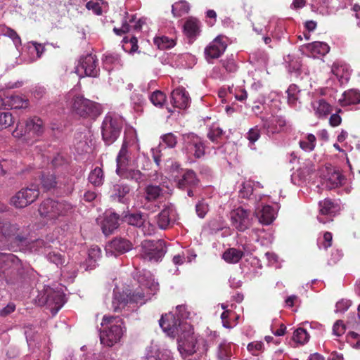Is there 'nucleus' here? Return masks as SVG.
<instances>
[{
    "label": "nucleus",
    "mask_w": 360,
    "mask_h": 360,
    "mask_svg": "<svg viewBox=\"0 0 360 360\" xmlns=\"http://www.w3.org/2000/svg\"><path fill=\"white\" fill-rule=\"evenodd\" d=\"M139 150L136 131L130 128L124 131L123 143L117 156L116 173L127 179L140 183L144 180L143 174L139 169V162L148 163L144 156H136L134 151Z\"/></svg>",
    "instance_id": "1"
},
{
    "label": "nucleus",
    "mask_w": 360,
    "mask_h": 360,
    "mask_svg": "<svg viewBox=\"0 0 360 360\" xmlns=\"http://www.w3.org/2000/svg\"><path fill=\"white\" fill-rule=\"evenodd\" d=\"M101 325L103 328L100 333L101 342L111 347L119 342L123 335V321L118 316H104Z\"/></svg>",
    "instance_id": "2"
},
{
    "label": "nucleus",
    "mask_w": 360,
    "mask_h": 360,
    "mask_svg": "<svg viewBox=\"0 0 360 360\" xmlns=\"http://www.w3.org/2000/svg\"><path fill=\"white\" fill-rule=\"evenodd\" d=\"M139 288L131 295H129L130 302L143 304L158 290V283L152 278L149 271L139 273L137 277Z\"/></svg>",
    "instance_id": "3"
},
{
    "label": "nucleus",
    "mask_w": 360,
    "mask_h": 360,
    "mask_svg": "<svg viewBox=\"0 0 360 360\" xmlns=\"http://www.w3.org/2000/svg\"><path fill=\"white\" fill-rule=\"evenodd\" d=\"M143 215L140 213L128 214L123 212L121 214L112 209L106 210L102 215L96 218L98 225H143Z\"/></svg>",
    "instance_id": "4"
},
{
    "label": "nucleus",
    "mask_w": 360,
    "mask_h": 360,
    "mask_svg": "<svg viewBox=\"0 0 360 360\" xmlns=\"http://www.w3.org/2000/svg\"><path fill=\"white\" fill-rule=\"evenodd\" d=\"M71 209V205L65 201H58L48 198L41 203L38 212L41 219L49 222L65 214Z\"/></svg>",
    "instance_id": "5"
},
{
    "label": "nucleus",
    "mask_w": 360,
    "mask_h": 360,
    "mask_svg": "<svg viewBox=\"0 0 360 360\" xmlns=\"http://www.w3.org/2000/svg\"><path fill=\"white\" fill-rule=\"evenodd\" d=\"M44 132V126L43 121L37 117H33L27 119L25 122V129L20 128L17 124L16 128L12 134L15 138H23L24 140L30 143V139H32V143L38 140Z\"/></svg>",
    "instance_id": "6"
},
{
    "label": "nucleus",
    "mask_w": 360,
    "mask_h": 360,
    "mask_svg": "<svg viewBox=\"0 0 360 360\" xmlns=\"http://www.w3.org/2000/svg\"><path fill=\"white\" fill-rule=\"evenodd\" d=\"M123 123V119L117 115L108 113L105 115L101 126V134L107 145H110L117 140Z\"/></svg>",
    "instance_id": "7"
},
{
    "label": "nucleus",
    "mask_w": 360,
    "mask_h": 360,
    "mask_svg": "<svg viewBox=\"0 0 360 360\" xmlns=\"http://www.w3.org/2000/svg\"><path fill=\"white\" fill-rule=\"evenodd\" d=\"M167 252L166 243L162 240H144L141 244L140 256L144 260L158 262Z\"/></svg>",
    "instance_id": "8"
},
{
    "label": "nucleus",
    "mask_w": 360,
    "mask_h": 360,
    "mask_svg": "<svg viewBox=\"0 0 360 360\" xmlns=\"http://www.w3.org/2000/svg\"><path fill=\"white\" fill-rule=\"evenodd\" d=\"M71 105L77 114L84 117H89L95 119L102 112V108L100 104L84 98L79 95L72 98Z\"/></svg>",
    "instance_id": "9"
},
{
    "label": "nucleus",
    "mask_w": 360,
    "mask_h": 360,
    "mask_svg": "<svg viewBox=\"0 0 360 360\" xmlns=\"http://www.w3.org/2000/svg\"><path fill=\"white\" fill-rule=\"evenodd\" d=\"M269 198L265 195H259L256 197V207L255 214V222L258 221L262 225H270L274 222L277 217L279 209L278 205L274 207L269 205H264L262 202L264 198Z\"/></svg>",
    "instance_id": "10"
},
{
    "label": "nucleus",
    "mask_w": 360,
    "mask_h": 360,
    "mask_svg": "<svg viewBox=\"0 0 360 360\" xmlns=\"http://www.w3.org/2000/svg\"><path fill=\"white\" fill-rule=\"evenodd\" d=\"M39 194V186L36 184H31L17 192L10 199V203L16 208H23L34 202Z\"/></svg>",
    "instance_id": "11"
},
{
    "label": "nucleus",
    "mask_w": 360,
    "mask_h": 360,
    "mask_svg": "<svg viewBox=\"0 0 360 360\" xmlns=\"http://www.w3.org/2000/svg\"><path fill=\"white\" fill-rule=\"evenodd\" d=\"M39 194V186L36 184H31L17 192L10 199V203L16 208H23L34 202Z\"/></svg>",
    "instance_id": "12"
},
{
    "label": "nucleus",
    "mask_w": 360,
    "mask_h": 360,
    "mask_svg": "<svg viewBox=\"0 0 360 360\" xmlns=\"http://www.w3.org/2000/svg\"><path fill=\"white\" fill-rule=\"evenodd\" d=\"M159 324L162 330L171 337L179 335L185 330L191 328L189 324L182 321L172 313L162 315L159 321Z\"/></svg>",
    "instance_id": "13"
},
{
    "label": "nucleus",
    "mask_w": 360,
    "mask_h": 360,
    "mask_svg": "<svg viewBox=\"0 0 360 360\" xmlns=\"http://www.w3.org/2000/svg\"><path fill=\"white\" fill-rule=\"evenodd\" d=\"M75 72L79 77H97L99 72L97 58L92 54L82 56L75 67Z\"/></svg>",
    "instance_id": "14"
},
{
    "label": "nucleus",
    "mask_w": 360,
    "mask_h": 360,
    "mask_svg": "<svg viewBox=\"0 0 360 360\" xmlns=\"http://www.w3.org/2000/svg\"><path fill=\"white\" fill-rule=\"evenodd\" d=\"M39 302L51 307V313L55 315L65 304V295L60 291H55L51 288L47 287L40 298Z\"/></svg>",
    "instance_id": "15"
},
{
    "label": "nucleus",
    "mask_w": 360,
    "mask_h": 360,
    "mask_svg": "<svg viewBox=\"0 0 360 360\" xmlns=\"http://www.w3.org/2000/svg\"><path fill=\"white\" fill-rule=\"evenodd\" d=\"M184 150L189 155L200 158L205 154V147L201 139L191 133L183 136Z\"/></svg>",
    "instance_id": "16"
},
{
    "label": "nucleus",
    "mask_w": 360,
    "mask_h": 360,
    "mask_svg": "<svg viewBox=\"0 0 360 360\" xmlns=\"http://www.w3.org/2000/svg\"><path fill=\"white\" fill-rule=\"evenodd\" d=\"M21 269L20 260L13 254L0 253V275L5 277L18 274Z\"/></svg>",
    "instance_id": "17"
},
{
    "label": "nucleus",
    "mask_w": 360,
    "mask_h": 360,
    "mask_svg": "<svg viewBox=\"0 0 360 360\" xmlns=\"http://www.w3.org/2000/svg\"><path fill=\"white\" fill-rule=\"evenodd\" d=\"M136 306L130 302L129 295L122 292H114L112 308L115 312H120L123 316H128L129 312L136 310Z\"/></svg>",
    "instance_id": "18"
},
{
    "label": "nucleus",
    "mask_w": 360,
    "mask_h": 360,
    "mask_svg": "<svg viewBox=\"0 0 360 360\" xmlns=\"http://www.w3.org/2000/svg\"><path fill=\"white\" fill-rule=\"evenodd\" d=\"M132 243L125 238H115L109 242L105 246L106 255L116 257L118 255L124 254L132 249Z\"/></svg>",
    "instance_id": "19"
},
{
    "label": "nucleus",
    "mask_w": 360,
    "mask_h": 360,
    "mask_svg": "<svg viewBox=\"0 0 360 360\" xmlns=\"http://www.w3.org/2000/svg\"><path fill=\"white\" fill-rule=\"evenodd\" d=\"M226 46V38L223 36L217 37L205 49L206 59L210 60L218 58L225 51Z\"/></svg>",
    "instance_id": "20"
},
{
    "label": "nucleus",
    "mask_w": 360,
    "mask_h": 360,
    "mask_svg": "<svg viewBox=\"0 0 360 360\" xmlns=\"http://www.w3.org/2000/svg\"><path fill=\"white\" fill-rule=\"evenodd\" d=\"M177 143V138L172 133H167L161 136V142L155 148H152L151 152L155 164L159 166L161 162L162 150L163 148H173Z\"/></svg>",
    "instance_id": "21"
},
{
    "label": "nucleus",
    "mask_w": 360,
    "mask_h": 360,
    "mask_svg": "<svg viewBox=\"0 0 360 360\" xmlns=\"http://www.w3.org/2000/svg\"><path fill=\"white\" fill-rule=\"evenodd\" d=\"M231 221L234 225H249L255 223V214L250 210L239 207L229 214Z\"/></svg>",
    "instance_id": "22"
},
{
    "label": "nucleus",
    "mask_w": 360,
    "mask_h": 360,
    "mask_svg": "<svg viewBox=\"0 0 360 360\" xmlns=\"http://www.w3.org/2000/svg\"><path fill=\"white\" fill-rule=\"evenodd\" d=\"M172 103L173 105L179 109H185L190 105L191 98L183 87H178L174 89L171 94Z\"/></svg>",
    "instance_id": "23"
},
{
    "label": "nucleus",
    "mask_w": 360,
    "mask_h": 360,
    "mask_svg": "<svg viewBox=\"0 0 360 360\" xmlns=\"http://www.w3.org/2000/svg\"><path fill=\"white\" fill-rule=\"evenodd\" d=\"M303 52L309 57L317 58L319 56H324L330 50L329 46L324 42L314 41L302 47Z\"/></svg>",
    "instance_id": "24"
},
{
    "label": "nucleus",
    "mask_w": 360,
    "mask_h": 360,
    "mask_svg": "<svg viewBox=\"0 0 360 360\" xmlns=\"http://www.w3.org/2000/svg\"><path fill=\"white\" fill-rule=\"evenodd\" d=\"M332 74L341 84L347 83L350 77L351 70L347 64L342 61H335L331 68Z\"/></svg>",
    "instance_id": "25"
},
{
    "label": "nucleus",
    "mask_w": 360,
    "mask_h": 360,
    "mask_svg": "<svg viewBox=\"0 0 360 360\" xmlns=\"http://www.w3.org/2000/svg\"><path fill=\"white\" fill-rule=\"evenodd\" d=\"M265 31L270 34L274 41H279L285 38V29L283 20L270 21L265 25Z\"/></svg>",
    "instance_id": "26"
},
{
    "label": "nucleus",
    "mask_w": 360,
    "mask_h": 360,
    "mask_svg": "<svg viewBox=\"0 0 360 360\" xmlns=\"http://www.w3.org/2000/svg\"><path fill=\"white\" fill-rule=\"evenodd\" d=\"M200 22L195 18L189 17L184 22V32L190 39H195L200 33Z\"/></svg>",
    "instance_id": "27"
},
{
    "label": "nucleus",
    "mask_w": 360,
    "mask_h": 360,
    "mask_svg": "<svg viewBox=\"0 0 360 360\" xmlns=\"http://www.w3.org/2000/svg\"><path fill=\"white\" fill-rule=\"evenodd\" d=\"M263 127L266 130L268 135L278 133L285 126V121L279 117L262 118Z\"/></svg>",
    "instance_id": "28"
},
{
    "label": "nucleus",
    "mask_w": 360,
    "mask_h": 360,
    "mask_svg": "<svg viewBox=\"0 0 360 360\" xmlns=\"http://www.w3.org/2000/svg\"><path fill=\"white\" fill-rule=\"evenodd\" d=\"M345 181V177L339 170L334 168H328L324 184L328 189L335 188L341 186Z\"/></svg>",
    "instance_id": "29"
},
{
    "label": "nucleus",
    "mask_w": 360,
    "mask_h": 360,
    "mask_svg": "<svg viewBox=\"0 0 360 360\" xmlns=\"http://www.w3.org/2000/svg\"><path fill=\"white\" fill-rule=\"evenodd\" d=\"M311 108L315 115L319 117H325L331 112V106L324 99H316L311 103Z\"/></svg>",
    "instance_id": "30"
},
{
    "label": "nucleus",
    "mask_w": 360,
    "mask_h": 360,
    "mask_svg": "<svg viewBox=\"0 0 360 360\" xmlns=\"http://www.w3.org/2000/svg\"><path fill=\"white\" fill-rule=\"evenodd\" d=\"M6 107L11 108L21 109L29 106V100L25 96L20 95H11L6 97Z\"/></svg>",
    "instance_id": "31"
},
{
    "label": "nucleus",
    "mask_w": 360,
    "mask_h": 360,
    "mask_svg": "<svg viewBox=\"0 0 360 360\" xmlns=\"http://www.w3.org/2000/svg\"><path fill=\"white\" fill-rule=\"evenodd\" d=\"M342 106L354 105L360 103V91L356 89H349L345 91L339 99Z\"/></svg>",
    "instance_id": "32"
},
{
    "label": "nucleus",
    "mask_w": 360,
    "mask_h": 360,
    "mask_svg": "<svg viewBox=\"0 0 360 360\" xmlns=\"http://www.w3.org/2000/svg\"><path fill=\"white\" fill-rule=\"evenodd\" d=\"M315 171V169L311 162H307L304 165L297 170L292 174V179L298 178L301 182H306L309 180L311 175Z\"/></svg>",
    "instance_id": "33"
},
{
    "label": "nucleus",
    "mask_w": 360,
    "mask_h": 360,
    "mask_svg": "<svg viewBox=\"0 0 360 360\" xmlns=\"http://www.w3.org/2000/svg\"><path fill=\"white\" fill-rule=\"evenodd\" d=\"M145 200L147 202L145 203L143 207L150 210V205L148 203L157 200L162 194V191L159 186L148 185L145 188Z\"/></svg>",
    "instance_id": "34"
},
{
    "label": "nucleus",
    "mask_w": 360,
    "mask_h": 360,
    "mask_svg": "<svg viewBox=\"0 0 360 360\" xmlns=\"http://www.w3.org/2000/svg\"><path fill=\"white\" fill-rule=\"evenodd\" d=\"M27 51L29 53L28 61L30 63L34 62L41 58L44 52V47L41 44L36 41H30L27 44Z\"/></svg>",
    "instance_id": "35"
},
{
    "label": "nucleus",
    "mask_w": 360,
    "mask_h": 360,
    "mask_svg": "<svg viewBox=\"0 0 360 360\" xmlns=\"http://www.w3.org/2000/svg\"><path fill=\"white\" fill-rule=\"evenodd\" d=\"M86 7L96 15H101L108 11V3L105 0H91L86 3Z\"/></svg>",
    "instance_id": "36"
},
{
    "label": "nucleus",
    "mask_w": 360,
    "mask_h": 360,
    "mask_svg": "<svg viewBox=\"0 0 360 360\" xmlns=\"http://www.w3.org/2000/svg\"><path fill=\"white\" fill-rule=\"evenodd\" d=\"M21 164V160L2 159L0 160V174L4 175L9 171L19 173L20 170L18 169L20 168Z\"/></svg>",
    "instance_id": "37"
},
{
    "label": "nucleus",
    "mask_w": 360,
    "mask_h": 360,
    "mask_svg": "<svg viewBox=\"0 0 360 360\" xmlns=\"http://www.w3.org/2000/svg\"><path fill=\"white\" fill-rule=\"evenodd\" d=\"M103 68L110 72L115 68H118L121 65L120 56L116 53H108L103 58Z\"/></svg>",
    "instance_id": "38"
},
{
    "label": "nucleus",
    "mask_w": 360,
    "mask_h": 360,
    "mask_svg": "<svg viewBox=\"0 0 360 360\" xmlns=\"http://www.w3.org/2000/svg\"><path fill=\"white\" fill-rule=\"evenodd\" d=\"M196 344L197 340L195 338L193 335L188 336L181 345H179V350L181 354L184 353L186 355H191L197 350Z\"/></svg>",
    "instance_id": "39"
},
{
    "label": "nucleus",
    "mask_w": 360,
    "mask_h": 360,
    "mask_svg": "<svg viewBox=\"0 0 360 360\" xmlns=\"http://www.w3.org/2000/svg\"><path fill=\"white\" fill-rule=\"evenodd\" d=\"M130 188L127 184H117L112 188L111 198L119 202H122L124 198L129 193Z\"/></svg>",
    "instance_id": "40"
},
{
    "label": "nucleus",
    "mask_w": 360,
    "mask_h": 360,
    "mask_svg": "<svg viewBox=\"0 0 360 360\" xmlns=\"http://www.w3.org/2000/svg\"><path fill=\"white\" fill-rule=\"evenodd\" d=\"M244 253L243 251L236 248H229L222 255V258L230 264L238 263L243 257Z\"/></svg>",
    "instance_id": "41"
},
{
    "label": "nucleus",
    "mask_w": 360,
    "mask_h": 360,
    "mask_svg": "<svg viewBox=\"0 0 360 360\" xmlns=\"http://www.w3.org/2000/svg\"><path fill=\"white\" fill-rule=\"evenodd\" d=\"M198 181L195 173L192 170H187L179 179L177 184L179 188H181L186 186H195L198 184Z\"/></svg>",
    "instance_id": "42"
},
{
    "label": "nucleus",
    "mask_w": 360,
    "mask_h": 360,
    "mask_svg": "<svg viewBox=\"0 0 360 360\" xmlns=\"http://www.w3.org/2000/svg\"><path fill=\"white\" fill-rule=\"evenodd\" d=\"M175 212L171 207L164 209L159 214L158 225H173Z\"/></svg>",
    "instance_id": "43"
},
{
    "label": "nucleus",
    "mask_w": 360,
    "mask_h": 360,
    "mask_svg": "<svg viewBox=\"0 0 360 360\" xmlns=\"http://www.w3.org/2000/svg\"><path fill=\"white\" fill-rule=\"evenodd\" d=\"M219 360H229L231 356V345L226 340L219 343L217 352Z\"/></svg>",
    "instance_id": "44"
},
{
    "label": "nucleus",
    "mask_w": 360,
    "mask_h": 360,
    "mask_svg": "<svg viewBox=\"0 0 360 360\" xmlns=\"http://www.w3.org/2000/svg\"><path fill=\"white\" fill-rule=\"evenodd\" d=\"M190 10L189 4L186 1H179L174 3L172 6V12L175 17H180L188 13Z\"/></svg>",
    "instance_id": "45"
},
{
    "label": "nucleus",
    "mask_w": 360,
    "mask_h": 360,
    "mask_svg": "<svg viewBox=\"0 0 360 360\" xmlns=\"http://www.w3.org/2000/svg\"><path fill=\"white\" fill-rule=\"evenodd\" d=\"M89 181L95 186H99L103 184L104 181V174L101 168L96 167L93 169L88 177Z\"/></svg>",
    "instance_id": "46"
},
{
    "label": "nucleus",
    "mask_w": 360,
    "mask_h": 360,
    "mask_svg": "<svg viewBox=\"0 0 360 360\" xmlns=\"http://www.w3.org/2000/svg\"><path fill=\"white\" fill-rule=\"evenodd\" d=\"M316 141L315 136L312 134H309L300 141L299 144L302 150L306 152H310L314 149Z\"/></svg>",
    "instance_id": "47"
},
{
    "label": "nucleus",
    "mask_w": 360,
    "mask_h": 360,
    "mask_svg": "<svg viewBox=\"0 0 360 360\" xmlns=\"http://www.w3.org/2000/svg\"><path fill=\"white\" fill-rule=\"evenodd\" d=\"M154 44L160 49H170L175 45L174 39L166 36H160L154 38Z\"/></svg>",
    "instance_id": "48"
},
{
    "label": "nucleus",
    "mask_w": 360,
    "mask_h": 360,
    "mask_svg": "<svg viewBox=\"0 0 360 360\" xmlns=\"http://www.w3.org/2000/svg\"><path fill=\"white\" fill-rule=\"evenodd\" d=\"M125 16L122 20V26L120 28L115 27L113 29L115 33L117 35H121L124 33L129 32L131 30H134V23H130L129 22V19L131 14H129L128 13H125Z\"/></svg>",
    "instance_id": "49"
},
{
    "label": "nucleus",
    "mask_w": 360,
    "mask_h": 360,
    "mask_svg": "<svg viewBox=\"0 0 360 360\" xmlns=\"http://www.w3.org/2000/svg\"><path fill=\"white\" fill-rule=\"evenodd\" d=\"M41 183L43 188L46 191L54 188L57 185L56 177L53 174H43L41 179Z\"/></svg>",
    "instance_id": "50"
},
{
    "label": "nucleus",
    "mask_w": 360,
    "mask_h": 360,
    "mask_svg": "<svg viewBox=\"0 0 360 360\" xmlns=\"http://www.w3.org/2000/svg\"><path fill=\"white\" fill-rule=\"evenodd\" d=\"M309 339V335L307 330L302 328H299L293 333L292 340L300 345H304L307 342Z\"/></svg>",
    "instance_id": "51"
},
{
    "label": "nucleus",
    "mask_w": 360,
    "mask_h": 360,
    "mask_svg": "<svg viewBox=\"0 0 360 360\" xmlns=\"http://www.w3.org/2000/svg\"><path fill=\"white\" fill-rule=\"evenodd\" d=\"M13 115L9 112H0V129L11 127L14 123Z\"/></svg>",
    "instance_id": "52"
},
{
    "label": "nucleus",
    "mask_w": 360,
    "mask_h": 360,
    "mask_svg": "<svg viewBox=\"0 0 360 360\" xmlns=\"http://www.w3.org/2000/svg\"><path fill=\"white\" fill-rule=\"evenodd\" d=\"M252 29L254 32H255L257 34L263 35L262 40L264 43L267 45L269 48H273V45L271 44V42L274 40L272 37L270 35L269 33H267L265 31V27L263 28L262 27H257L255 25H252Z\"/></svg>",
    "instance_id": "53"
},
{
    "label": "nucleus",
    "mask_w": 360,
    "mask_h": 360,
    "mask_svg": "<svg viewBox=\"0 0 360 360\" xmlns=\"http://www.w3.org/2000/svg\"><path fill=\"white\" fill-rule=\"evenodd\" d=\"M1 32L4 35L12 39L16 48L21 45V39L14 30L8 27H4L1 30Z\"/></svg>",
    "instance_id": "54"
},
{
    "label": "nucleus",
    "mask_w": 360,
    "mask_h": 360,
    "mask_svg": "<svg viewBox=\"0 0 360 360\" xmlns=\"http://www.w3.org/2000/svg\"><path fill=\"white\" fill-rule=\"evenodd\" d=\"M150 101L155 106L162 108L166 101V96L162 91H155L150 96Z\"/></svg>",
    "instance_id": "55"
},
{
    "label": "nucleus",
    "mask_w": 360,
    "mask_h": 360,
    "mask_svg": "<svg viewBox=\"0 0 360 360\" xmlns=\"http://www.w3.org/2000/svg\"><path fill=\"white\" fill-rule=\"evenodd\" d=\"M131 105L136 110H139L145 103V99L142 94L134 91L130 97Z\"/></svg>",
    "instance_id": "56"
},
{
    "label": "nucleus",
    "mask_w": 360,
    "mask_h": 360,
    "mask_svg": "<svg viewBox=\"0 0 360 360\" xmlns=\"http://www.w3.org/2000/svg\"><path fill=\"white\" fill-rule=\"evenodd\" d=\"M260 137V130L257 126L251 128L248 132L247 133L246 138L249 141V146L251 149H255L253 147L255 143L259 139Z\"/></svg>",
    "instance_id": "57"
},
{
    "label": "nucleus",
    "mask_w": 360,
    "mask_h": 360,
    "mask_svg": "<svg viewBox=\"0 0 360 360\" xmlns=\"http://www.w3.org/2000/svg\"><path fill=\"white\" fill-rule=\"evenodd\" d=\"M254 184L252 181H247L242 184V187L240 188V195L243 198H248L253 193Z\"/></svg>",
    "instance_id": "58"
},
{
    "label": "nucleus",
    "mask_w": 360,
    "mask_h": 360,
    "mask_svg": "<svg viewBox=\"0 0 360 360\" xmlns=\"http://www.w3.org/2000/svg\"><path fill=\"white\" fill-rule=\"evenodd\" d=\"M122 48L126 52L134 53L138 50L137 39L131 37L129 41L124 38Z\"/></svg>",
    "instance_id": "59"
},
{
    "label": "nucleus",
    "mask_w": 360,
    "mask_h": 360,
    "mask_svg": "<svg viewBox=\"0 0 360 360\" xmlns=\"http://www.w3.org/2000/svg\"><path fill=\"white\" fill-rule=\"evenodd\" d=\"M223 131L217 125H212L207 133V137L212 142H218L221 137Z\"/></svg>",
    "instance_id": "60"
},
{
    "label": "nucleus",
    "mask_w": 360,
    "mask_h": 360,
    "mask_svg": "<svg viewBox=\"0 0 360 360\" xmlns=\"http://www.w3.org/2000/svg\"><path fill=\"white\" fill-rule=\"evenodd\" d=\"M255 234L257 236V240L264 239L266 242H271L273 240V236L271 230L268 229L266 231L262 226L257 228L254 230Z\"/></svg>",
    "instance_id": "61"
},
{
    "label": "nucleus",
    "mask_w": 360,
    "mask_h": 360,
    "mask_svg": "<svg viewBox=\"0 0 360 360\" xmlns=\"http://www.w3.org/2000/svg\"><path fill=\"white\" fill-rule=\"evenodd\" d=\"M233 94V86H223L219 89L218 96L221 98L223 103H226L229 100L230 96Z\"/></svg>",
    "instance_id": "62"
},
{
    "label": "nucleus",
    "mask_w": 360,
    "mask_h": 360,
    "mask_svg": "<svg viewBox=\"0 0 360 360\" xmlns=\"http://www.w3.org/2000/svg\"><path fill=\"white\" fill-rule=\"evenodd\" d=\"M333 204L330 200L326 199L319 202L320 213L321 216L329 214L332 212Z\"/></svg>",
    "instance_id": "63"
},
{
    "label": "nucleus",
    "mask_w": 360,
    "mask_h": 360,
    "mask_svg": "<svg viewBox=\"0 0 360 360\" xmlns=\"http://www.w3.org/2000/svg\"><path fill=\"white\" fill-rule=\"evenodd\" d=\"M347 341L356 349H360V335L355 332H349L347 335Z\"/></svg>",
    "instance_id": "64"
}]
</instances>
